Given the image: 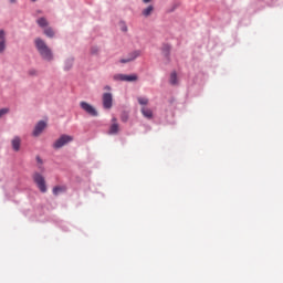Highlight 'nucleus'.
Wrapping results in <instances>:
<instances>
[{
  "label": "nucleus",
  "instance_id": "1",
  "mask_svg": "<svg viewBox=\"0 0 283 283\" xmlns=\"http://www.w3.org/2000/svg\"><path fill=\"white\" fill-rule=\"evenodd\" d=\"M34 45H35V50L39 52L43 61H53L54 54L52 53V49L48 46V43H45L43 39L36 38L34 40Z\"/></svg>",
  "mask_w": 283,
  "mask_h": 283
},
{
  "label": "nucleus",
  "instance_id": "2",
  "mask_svg": "<svg viewBox=\"0 0 283 283\" xmlns=\"http://www.w3.org/2000/svg\"><path fill=\"white\" fill-rule=\"evenodd\" d=\"M33 182H35L38 189L45 193L48 191V186H45V177L39 172L33 174Z\"/></svg>",
  "mask_w": 283,
  "mask_h": 283
},
{
  "label": "nucleus",
  "instance_id": "3",
  "mask_svg": "<svg viewBox=\"0 0 283 283\" xmlns=\"http://www.w3.org/2000/svg\"><path fill=\"white\" fill-rule=\"evenodd\" d=\"M74 140V137L70 135H62L55 143L53 144L54 149H61V147H65L67 143H72Z\"/></svg>",
  "mask_w": 283,
  "mask_h": 283
},
{
  "label": "nucleus",
  "instance_id": "4",
  "mask_svg": "<svg viewBox=\"0 0 283 283\" xmlns=\"http://www.w3.org/2000/svg\"><path fill=\"white\" fill-rule=\"evenodd\" d=\"M80 107L85 113H87L88 116H93V117L98 116V111H96V108L93 105H91L90 103H87V102H81L80 103Z\"/></svg>",
  "mask_w": 283,
  "mask_h": 283
},
{
  "label": "nucleus",
  "instance_id": "5",
  "mask_svg": "<svg viewBox=\"0 0 283 283\" xmlns=\"http://www.w3.org/2000/svg\"><path fill=\"white\" fill-rule=\"evenodd\" d=\"M102 101L104 109H112V105L114 103V97L112 96V93H104Z\"/></svg>",
  "mask_w": 283,
  "mask_h": 283
},
{
  "label": "nucleus",
  "instance_id": "6",
  "mask_svg": "<svg viewBox=\"0 0 283 283\" xmlns=\"http://www.w3.org/2000/svg\"><path fill=\"white\" fill-rule=\"evenodd\" d=\"M114 80L132 83L134 81H138V76L137 75L116 74V75H114Z\"/></svg>",
  "mask_w": 283,
  "mask_h": 283
},
{
  "label": "nucleus",
  "instance_id": "7",
  "mask_svg": "<svg viewBox=\"0 0 283 283\" xmlns=\"http://www.w3.org/2000/svg\"><path fill=\"white\" fill-rule=\"evenodd\" d=\"M45 127H48V124L43 120H40L34 129H33V136H41V134H43V129H45Z\"/></svg>",
  "mask_w": 283,
  "mask_h": 283
},
{
  "label": "nucleus",
  "instance_id": "8",
  "mask_svg": "<svg viewBox=\"0 0 283 283\" xmlns=\"http://www.w3.org/2000/svg\"><path fill=\"white\" fill-rule=\"evenodd\" d=\"M140 56V51H133L132 53L128 54V57L122 59L119 62L120 63H132V61H136Z\"/></svg>",
  "mask_w": 283,
  "mask_h": 283
},
{
  "label": "nucleus",
  "instance_id": "9",
  "mask_svg": "<svg viewBox=\"0 0 283 283\" xmlns=\"http://www.w3.org/2000/svg\"><path fill=\"white\" fill-rule=\"evenodd\" d=\"M7 41H6V31L4 30H0V54H3V52H6V48H7Z\"/></svg>",
  "mask_w": 283,
  "mask_h": 283
},
{
  "label": "nucleus",
  "instance_id": "10",
  "mask_svg": "<svg viewBox=\"0 0 283 283\" xmlns=\"http://www.w3.org/2000/svg\"><path fill=\"white\" fill-rule=\"evenodd\" d=\"M118 132H120V126L118 125V123H116V118H113V124L109 127L108 134L111 136H114L118 134Z\"/></svg>",
  "mask_w": 283,
  "mask_h": 283
},
{
  "label": "nucleus",
  "instance_id": "11",
  "mask_svg": "<svg viewBox=\"0 0 283 283\" xmlns=\"http://www.w3.org/2000/svg\"><path fill=\"white\" fill-rule=\"evenodd\" d=\"M11 145H12V149L14 151H19L21 149V137L15 136L12 140H11Z\"/></svg>",
  "mask_w": 283,
  "mask_h": 283
},
{
  "label": "nucleus",
  "instance_id": "12",
  "mask_svg": "<svg viewBox=\"0 0 283 283\" xmlns=\"http://www.w3.org/2000/svg\"><path fill=\"white\" fill-rule=\"evenodd\" d=\"M142 114L145 116V118H154V112H151L148 107H142Z\"/></svg>",
  "mask_w": 283,
  "mask_h": 283
},
{
  "label": "nucleus",
  "instance_id": "13",
  "mask_svg": "<svg viewBox=\"0 0 283 283\" xmlns=\"http://www.w3.org/2000/svg\"><path fill=\"white\" fill-rule=\"evenodd\" d=\"M67 191V188L65 186H56L53 188V195L59 196V193H65Z\"/></svg>",
  "mask_w": 283,
  "mask_h": 283
},
{
  "label": "nucleus",
  "instance_id": "14",
  "mask_svg": "<svg viewBox=\"0 0 283 283\" xmlns=\"http://www.w3.org/2000/svg\"><path fill=\"white\" fill-rule=\"evenodd\" d=\"M161 52H163L164 56H169V53L171 52V45L164 44L161 48Z\"/></svg>",
  "mask_w": 283,
  "mask_h": 283
},
{
  "label": "nucleus",
  "instance_id": "15",
  "mask_svg": "<svg viewBox=\"0 0 283 283\" xmlns=\"http://www.w3.org/2000/svg\"><path fill=\"white\" fill-rule=\"evenodd\" d=\"M170 85H178V74L176 72H172L170 74Z\"/></svg>",
  "mask_w": 283,
  "mask_h": 283
},
{
  "label": "nucleus",
  "instance_id": "16",
  "mask_svg": "<svg viewBox=\"0 0 283 283\" xmlns=\"http://www.w3.org/2000/svg\"><path fill=\"white\" fill-rule=\"evenodd\" d=\"M154 12V6H148L146 9L143 10L144 17H149Z\"/></svg>",
  "mask_w": 283,
  "mask_h": 283
},
{
  "label": "nucleus",
  "instance_id": "17",
  "mask_svg": "<svg viewBox=\"0 0 283 283\" xmlns=\"http://www.w3.org/2000/svg\"><path fill=\"white\" fill-rule=\"evenodd\" d=\"M44 34L49 36V39L54 38V30L52 28L44 29Z\"/></svg>",
  "mask_w": 283,
  "mask_h": 283
},
{
  "label": "nucleus",
  "instance_id": "18",
  "mask_svg": "<svg viewBox=\"0 0 283 283\" xmlns=\"http://www.w3.org/2000/svg\"><path fill=\"white\" fill-rule=\"evenodd\" d=\"M38 25H40V28H45L48 25V20L45 18H40L36 21Z\"/></svg>",
  "mask_w": 283,
  "mask_h": 283
},
{
  "label": "nucleus",
  "instance_id": "19",
  "mask_svg": "<svg viewBox=\"0 0 283 283\" xmlns=\"http://www.w3.org/2000/svg\"><path fill=\"white\" fill-rule=\"evenodd\" d=\"M139 105H148L149 104V99L147 97H138L137 98Z\"/></svg>",
  "mask_w": 283,
  "mask_h": 283
},
{
  "label": "nucleus",
  "instance_id": "20",
  "mask_svg": "<svg viewBox=\"0 0 283 283\" xmlns=\"http://www.w3.org/2000/svg\"><path fill=\"white\" fill-rule=\"evenodd\" d=\"M6 114H10V108H1V109H0V118H1L2 116H6Z\"/></svg>",
  "mask_w": 283,
  "mask_h": 283
},
{
  "label": "nucleus",
  "instance_id": "21",
  "mask_svg": "<svg viewBox=\"0 0 283 283\" xmlns=\"http://www.w3.org/2000/svg\"><path fill=\"white\" fill-rule=\"evenodd\" d=\"M119 25H120L122 32H127V24H125V22H120Z\"/></svg>",
  "mask_w": 283,
  "mask_h": 283
},
{
  "label": "nucleus",
  "instance_id": "22",
  "mask_svg": "<svg viewBox=\"0 0 283 283\" xmlns=\"http://www.w3.org/2000/svg\"><path fill=\"white\" fill-rule=\"evenodd\" d=\"M72 63H73V60L66 61L65 70H71L72 69Z\"/></svg>",
  "mask_w": 283,
  "mask_h": 283
},
{
  "label": "nucleus",
  "instance_id": "23",
  "mask_svg": "<svg viewBox=\"0 0 283 283\" xmlns=\"http://www.w3.org/2000/svg\"><path fill=\"white\" fill-rule=\"evenodd\" d=\"M35 160H36L38 165H43V159H41L40 156H36Z\"/></svg>",
  "mask_w": 283,
  "mask_h": 283
},
{
  "label": "nucleus",
  "instance_id": "24",
  "mask_svg": "<svg viewBox=\"0 0 283 283\" xmlns=\"http://www.w3.org/2000/svg\"><path fill=\"white\" fill-rule=\"evenodd\" d=\"M143 3H151V0H143Z\"/></svg>",
  "mask_w": 283,
  "mask_h": 283
},
{
  "label": "nucleus",
  "instance_id": "25",
  "mask_svg": "<svg viewBox=\"0 0 283 283\" xmlns=\"http://www.w3.org/2000/svg\"><path fill=\"white\" fill-rule=\"evenodd\" d=\"M105 90H112V87L111 86H105Z\"/></svg>",
  "mask_w": 283,
  "mask_h": 283
},
{
  "label": "nucleus",
  "instance_id": "26",
  "mask_svg": "<svg viewBox=\"0 0 283 283\" xmlns=\"http://www.w3.org/2000/svg\"><path fill=\"white\" fill-rule=\"evenodd\" d=\"M17 0H10L11 3H15Z\"/></svg>",
  "mask_w": 283,
  "mask_h": 283
},
{
  "label": "nucleus",
  "instance_id": "27",
  "mask_svg": "<svg viewBox=\"0 0 283 283\" xmlns=\"http://www.w3.org/2000/svg\"><path fill=\"white\" fill-rule=\"evenodd\" d=\"M31 74H35V72H32Z\"/></svg>",
  "mask_w": 283,
  "mask_h": 283
},
{
  "label": "nucleus",
  "instance_id": "28",
  "mask_svg": "<svg viewBox=\"0 0 283 283\" xmlns=\"http://www.w3.org/2000/svg\"><path fill=\"white\" fill-rule=\"evenodd\" d=\"M31 1H33V2H34V1H36V0H31Z\"/></svg>",
  "mask_w": 283,
  "mask_h": 283
}]
</instances>
